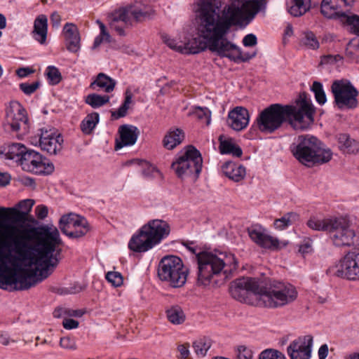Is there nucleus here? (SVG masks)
<instances>
[{
  "label": "nucleus",
  "instance_id": "64",
  "mask_svg": "<svg viewBox=\"0 0 359 359\" xmlns=\"http://www.w3.org/2000/svg\"><path fill=\"white\" fill-rule=\"evenodd\" d=\"M69 316L81 317L84 314L82 310L68 309L65 311Z\"/></svg>",
  "mask_w": 359,
  "mask_h": 359
},
{
  "label": "nucleus",
  "instance_id": "63",
  "mask_svg": "<svg viewBox=\"0 0 359 359\" xmlns=\"http://www.w3.org/2000/svg\"><path fill=\"white\" fill-rule=\"evenodd\" d=\"M11 177L8 173L0 172V187H4L10 182Z\"/></svg>",
  "mask_w": 359,
  "mask_h": 359
},
{
  "label": "nucleus",
  "instance_id": "39",
  "mask_svg": "<svg viewBox=\"0 0 359 359\" xmlns=\"http://www.w3.org/2000/svg\"><path fill=\"white\" fill-rule=\"evenodd\" d=\"M99 122V114L93 112L86 116L81 123V129L85 134H90Z\"/></svg>",
  "mask_w": 359,
  "mask_h": 359
},
{
  "label": "nucleus",
  "instance_id": "16",
  "mask_svg": "<svg viewBox=\"0 0 359 359\" xmlns=\"http://www.w3.org/2000/svg\"><path fill=\"white\" fill-rule=\"evenodd\" d=\"M34 204L32 199H25L20 201L18 208H0V221H12L15 223H24L28 219L29 212Z\"/></svg>",
  "mask_w": 359,
  "mask_h": 359
},
{
  "label": "nucleus",
  "instance_id": "36",
  "mask_svg": "<svg viewBox=\"0 0 359 359\" xmlns=\"http://www.w3.org/2000/svg\"><path fill=\"white\" fill-rule=\"evenodd\" d=\"M167 318L174 325L182 324L186 319V316L182 309L179 306H172L166 311Z\"/></svg>",
  "mask_w": 359,
  "mask_h": 359
},
{
  "label": "nucleus",
  "instance_id": "47",
  "mask_svg": "<svg viewBox=\"0 0 359 359\" xmlns=\"http://www.w3.org/2000/svg\"><path fill=\"white\" fill-rule=\"evenodd\" d=\"M46 74L52 85H56L60 83L62 79L61 74L59 69L54 66H48L46 69Z\"/></svg>",
  "mask_w": 359,
  "mask_h": 359
},
{
  "label": "nucleus",
  "instance_id": "42",
  "mask_svg": "<svg viewBox=\"0 0 359 359\" xmlns=\"http://www.w3.org/2000/svg\"><path fill=\"white\" fill-rule=\"evenodd\" d=\"M96 22L99 25L100 33L94 40L93 49L97 48L103 42H110L111 41V36L107 32L106 26L99 20Z\"/></svg>",
  "mask_w": 359,
  "mask_h": 359
},
{
  "label": "nucleus",
  "instance_id": "40",
  "mask_svg": "<svg viewBox=\"0 0 359 359\" xmlns=\"http://www.w3.org/2000/svg\"><path fill=\"white\" fill-rule=\"evenodd\" d=\"M211 340L203 337L195 341L193 344V348L198 357H204L211 347Z\"/></svg>",
  "mask_w": 359,
  "mask_h": 359
},
{
  "label": "nucleus",
  "instance_id": "15",
  "mask_svg": "<svg viewBox=\"0 0 359 359\" xmlns=\"http://www.w3.org/2000/svg\"><path fill=\"white\" fill-rule=\"evenodd\" d=\"M335 274L351 280H359V252L347 253L337 266Z\"/></svg>",
  "mask_w": 359,
  "mask_h": 359
},
{
  "label": "nucleus",
  "instance_id": "20",
  "mask_svg": "<svg viewBox=\"0 0 359 359\" xmlns=\"http://www.w3.org/2000/svg\"><path fill=\"white\" fill-rule=\"evenodd\" d=\"M313 346V337L306 335L292 341L287 348L290 359H310Z\"/></svg>",
  "mask_w": 359,
  "mask_h": 359
},
{
  "label": "nucleus",
  "instance_id": "57",
  "mask_svg": "<svg viewBox=\"0 0 359 359\" xmlns=\"http://www.w3.org/2000/svg\"><path fill=\"white\" fill-rule=\"evenodd\" d=\"M62 325L65 329L72 330L78 327L79 322L72 318H65Z\"/></svg>",
  "mask_w": 359,
  "mask_h": 359
},
{
  "label": "nucleus",
  "instance_id": "24",
  "mask_svg": "<svg viewBox=\"0 0 359 359\" xmlns=\"http://www.w3.org/2000/svg\"><path fill=\"white\" fill-rule=\"evenodd\" d=\"M228 126L236 131L243 130L247 126V109L242 107H236L229 112Z\"/></svg>",
  "mask_w": 359,
  "mask_h": 359
},
{
  "label": "nucleus",
  "instance_id": "21",
  "mask_svg": "<svg viewBox=\"0 0 359 359\" xmlns=\"http://www.w3.org/2000/svg\"><path fill=\"white\" fill-rule=\"evenodd\" d=\"M6 122L13 131H18L21 127L25 130L27 118L25 110L18 102H11L6 110Z\"/></svg>",
  "mask_w": 359,
  "mask_h": 359
},
{
  "label": "nucleus",
  "instance_id": "32",
  "mask_svg": "<svg viewBox=\"0 0 359 359\" xmlns=\"http://www.w3.org/2000/svg\"><path fill=\"white\" fill-rule=\"evenodd\" d=\"M334 220V217L320 219L316 216H312L307 221L306 225L312 230L329 233Z\"/></svg>",
  "mask_w": 359,
  "mask_h": 359
},
{
  "label": "nucleus",
  "instance_id": "22",
  "mask_svg": "<svg viewBox=\"0 0 359 359\" xmlns=\"http://www.w3.org/2000/svg\"><path fill=\"white\" fill-rule=\"evenodd\" d=\"M67 49L76 53L81 48V36L77 27L73 24L67 22L65 25L62 30Z\"/></svg>",
  "mask_w": 359,
  "mask_h": 359
},
{
  "label": "nucleus",
  "instance_id": "5",
  "mask_svg": "<svg viewBox=\"0 0 359 359\" xmlns=\"http://www.w3.org/2000/svg\"><path fill=\"white\" fill-rule=\"evenodd\" d=\"M196 260L197 283L203 286L217 285L220 276L223 275L225 280L238 267V262L231 253L203 251L196 255Z\"/></svg>",
  "mask_w": 359,
  "mask_h": 359
},
{
  "label": "nucleus",
  "instance_id": "17",
  "mask_svg": "<svg viewBox=\"0 0 359 359\" xmlns=\"http://www.w3.org/2000/svg\"><path fill=\"white\" fill-rule=\"evenodd\" d=\"M62 136L54 128L40 130L39 144L43 151L50 155H56L62 149Z\"/></svg>",
  "mask_w": 359,
  "mask_h": 359
},
{
  "label": "nucleus",
  "instance_id": "46",
  "mask_svg": "<svg viewBox=\"0 0 359 359\" xmlns=\"http://www.w3.org/2000/svg\"><path fill=\"white\" fill-rule=\"evenodd\" d=\"M193 115L206 126H208L210 123L211 113L207 107H196L193 112Z\"/></svg>",
  "mask_w": 359,
  "mask_h": 359
},
{
  "label": "nucleus",
  "instance_id": "62",
  "mask_svg": "<svg viewBox=\"0 0 359 359\" xmlns=\"http://www.w3.org/2000/svg\"><path fill=\"white\" fill-rule=\"evenodd\" d=\"M11 342H15V340L11 339L8 334L3 333L0 334V343L4 346H8Z\"/></svg>",
  "mask_w": 359,
  "mask_h": 359
},
{
  "label": "nucleus",
  "instance_id": "14",
  "mask_svg": "<svg viewBox=\"0 0 359 359\" xmlns=\"http://www.w3.org/2000/svg\"><path fill=\"white\" fill-rule=\"evenodd\" d=\"M22 168L35 174L50 175L54 171V165L40 153L29 149L24 154L20 162Z\"/></svg>",
  "mask_w": 359,
  "mask_h": 359
},
{
  "label": "nucleus",
  "instance_id": "3",
  "mask_svg": "<svg viewBox=\"0 0 359 359\" xmlns=\"http://www.w3.org/2000/svg\"><path fill=\"white\" fill-rule=\"evenodd\" d=\"M297 106L272 104L264 109L257 118L259 130L272 134L285 122L294 130L307 129L314 121L315 107L306 93H301L296 100Z\"/></svg>",
  "mask_w": 359,
  "mask_h": 359
},
{
  "label": "nucleus",
  "instance_id": "26",
  "mask_svg": "<svg viewBox=\"0 0 359 359\" xmlns=\"http://www.w3.org/2000/svg\"><path fill=\"white\" fill-rule=\"evenodd\" d=\"M48 19L45 15H39L34 22L32 36L41 44H44L47 38Z\"/></svg>",
  "mask_w": 359,
  "mask_h": 359
},
{
  "label": "nucleus",
  "instance_id": "45",
  "mask_svg": "<svg viewBox=\"0 0 359 359\" xmlns=\"http://www.w3.org/2000/svg\"><path fill=\"white\" fill-rule=\"evenodd\" d=\"M131 102L132 94L130 92L126 91L124 102L116 111L111 112V116L115 119L124 117L127 114V111L129 109V105Z\"/></svg>",
  "mask_w": 359,
  "mask_h": 359
},
{
  "label": "nucleus",
  "instance_id": "30",
  "mask_svg": "<svg viewBox=\"0 0 359 359\" xmlns=\"http://www.w3.org/2000/svg\"><path fill=\"white\" fill-rule=\"evenodd\" d=\"M339 147L344 153L356 154L359 151V143L351 139L346 133H340L337 135Z\"/></svg>",
  "mask_w": 359,
  "mask_h": 359
},
{
  "label": "nucleus",
  "instance_id": "1",
  "mask_svg": "<svg viewBox=\"0 0 359 359\" xmlns=\"http://www.w3.org/2000/svg\"><path fill=\"white\" fill-rule=\"evenodd\" d=\"M0 287L28 290L48 278L59 263L62 243L54 226L36 227L2 224Z\"/></svg>",
  "mask_w": 359,
  "mask_h": 359
},
{
  "label": "nucleus",
  "instance_id": "44",
  "mask_svg": "<svg viewBox=\"0 0 359 359\" xmlns=\"http://www.w3.org/2000/svg\"><path fill=\"white\" fill-rule=\"evenodd\" d=\"M301 43L308 48L316 50L319 48V42L313 32L307 31L303 33Z\"/></svg>",
  "mask_w": 359,
  "mask_h": 359
},
{
  "label": "nucleus",
  "instance_id": "34",
  "mask_svg": "<svg viewBox=\"0 0 359 359\" xmlns=\"http://www.w3.org/2000/svg\"><path fill=\"white\" fill-rule=\"evenodd\" d=\"M219 141V149L222 154H232L236 157L241 156L243 154L242 149L233 142L232 139L224 140L223 136L220 135Z\"/></svg>",
  "mask_w": 359,
  "mask_h": 359
},
{
  "label": "nucleus",
  "instance_id": "50",
  "mask_svg": "<svg viewBox=\"0 0 359 359\" xmlns=\"http://www.w3.org/2000/svg\"><path fill=\"white\" fill-rule=\"evenodd\" d=\"M107 280L114 287H119L123 283V276L118 271H109L106 273Z\"/></svg>",
  "mask_w": 359,
  "mask_h": 359
},
{
  "label": "nucleus",
  "instance_id": "8",
  "mask_svg": "<svg viewBox=\"0 0 359 359\" xmlns=\"http://www.w3.org/2000/svg\"><path fill=\"white\" fill-rule=\"evenodd\" d=\"M152 14L149 6L136 2L116 11L109 23L110 28L119 35H125V28L132 26L133 22H140L149 19Z\"/></svg>",
  "mask_w": 359,
  "mask_h": 359
},
{
  "label": "nucleus",
  "instance_id": "41",
  "mask_svg": "<svg viewBox=\"0 0 359 359\" xmlns=\"http://www.w3.org/2000/svg\"><path fill=\"white\" fill-rule=\"evenodd\" d=\"M341 22L348 26L351 32L359 36V15L349 11L346 16H342Z\"/></svg>",
  "mask_w": 359,
  "mask_h": 359
},
{
  "label": "nucleus",
  "instance_id": "51",
  "mask_svg": "<svg viewBox=\"0 0 359 359\" xmlns=\"http://www.w3.org/2000/svg\"><path fill=\"white\" fill-rule=\"evenodd\" d=\"M40 86L39 81H35L32 83H22L19 85L20 89L27 95L34 93Z\"/></svg>",
  "mask_w": 359,
  "mask_h": 359
},
{
  "label": "nucleus",
  "instance_id": "12",
  "mask_svg": "<svg viewBox=\"0 0 359 359\" xmlns=\"http://www.w3.org/2000/svg\"><path fill=\"white\" fill-rule=\"evenodd\" d=\"M330 238L336 247H350L354 244L355 231L343 217H334L329 231Z\"/></svg>",
  "mask_w": 359,
  "mask_h": 359
},
{
  "label": "nucleus",
  "instance_id": "23",
  "mask_svg": "<svg viewBox=\"0 0 359 359\" xmlns=\"http://www.w3.org/2000/svg\"><path fill=\"white\" fill-rule=\"evenodd\" d=\"M120 141H116L115 149L118 150L126 146L135 144L139 135L137 127L131 125H123L119 128Z\"/></svg>",
  "mask_w": 359,
  "mask_h": 359
},
{
  "label": "nucleus",
  "instance_id": "60",
  "mask_svg": "<svg viewBox=\"0 0 359 359\" xmlns=\"http://www.w3.org/2000/svg\"><path fill=\"white\" fill-rule=\"evenodd\" d=\"M61 22V17L57 12H54L50 15V22L53 27H58Z\"/></svg>",
  "mask_w": 359,
  "mask_h": 359
},
{
  "label": "nucleus",
  "instance_id": "13",
  "mask_svg": "<svg viewBox=\"0 0 359 359\" xmlns=\"http://www.w3.org/2000/svg\"><path fill=\"white\" fill-rule=\"evenodd\" d=\"M59 227L64 234L72 238H81L90 230L89 224L86 218L74 213L62 216Z\"/></svg>",
  "mask_w": 359,
  "mask_h": 359
},
{
  "label": "nucleus",
  "instance_id": "35",
  "mask_svg": "<svg viewBox=\"0 0 359 359\" xmlns=\"http://www.w3.org/2000/svg\"><path fill=\"white\" fill-rule=\"evenodd\" d=\"M28 149L20 143H13L8 146L6 153V157L8 159L13 160L16 162H21L24 154H26Z\"/></svg>",
  "mask_w": 359,
  "mask_h": 359
},
{
  "label": "nucleus",
  "instance_id": "19",
  "mask_svg": "<svg viewBox=\"0 0 359 359\" xmlns=\"http://www.w3.org/2000/svg\"><path fill=\"white\" fill-rule=\"evenodd\" d=\"M350 11L349 0H323L320 12L329 19H337L340 22L342 16H346Z\"/></svg>",
  "mask_w": 359,
  "mask_h": 359
},
{
  "label": "nucleus",
  "instance_id": "31",
  "mask_svg": "<svg viewBox=\"0 0 359 359\" xmlns=\"http://www.w3.org/2000/svg\"><path fill=\"white\" fill-rule=\"evenodd\" d=\"M287 11L294 17H299L311 8V0H288Z\"/></svg>",
  "mask_w": 359,
  "mask_h": 359
},
{
  "label": "nucleus",
  "instance_id": "52",
  "mask_svg": "<svg viewBox=\"0 0 359 359\" xmlns=\"http://www.w3.org/2000/svg\"><path fill=\"white\" fill-rule=\"evenodd\" d=\"M163 42L171 49L181 53L180 50L182 49V41L177 42L175 39L170 38L166 34L162 35Z\"/></svg>",
  "mask_w": 359,
  "mask_h": 359
},
{
  "label": "nucleus",
  "instance_id": "11",
  "mask_svg": "<svg viewBox=\"0 0 359 359\" xmlns=\"http://www.w3.org/2000/svg\"><path fill=\"white\" fill-rule=\"evenodd\" d=\"M334 104L340 110H352L358 106L359 91L347 79L334 80L331 85Z\"/></svg>",
  "mask_w": 359,
  "mask_h": 359
},
{
  "label": "nucleus",
  "instance_id": "4",
  "mask_svg": "<svg viewBox=\"0 0 359 359\" xmlns=\"http://www.w3.org/2000/svg\"><path fill=\"white\" fill-rule=\"evenodd\" d=\"M297 297V292L291 284L271 279L264 283L248 278V304L277 309L292 303Z\"/></svg>",
  "mask_w": 359,
  "mask_h": 359
},
{
  "label": "nucleus",
  "instance_id": "7",
  "mask_svg": "<svg viewBox=\"0 0 359 359\" xmlns=\"http://www.w3.org/2000/svg\"><path fill=\"white\" fill-rule=\"evenodd\" d=\"M170 232L169 224L164 220L153 219L142 226L130 238L128 248L133 252H144L159 244Z\"/></svg>",
  "mask_w": 359,
  "mask_h": 359
},
{
  "label": "nucleus",
  "instance_id": "59",
  "mask_svg": "<svg viewBox=\"0 0 359 359\" xmlns=\"http://www.w3.org/2000/svg\"><path fill=\"white\" fill-rule=\"evenodd\" d=\"M34 70L30 67H20L16 70L17 75L20 77H26L33 73Z\"/></svg>",
  "mask_w": 359,
  "mask_h": 359
},
{
  "label": "nucleus",
  "instance_id": "58",
  "mask_svg": "<svg viewBox=\"0 0 359 359\" xmlns=\"http://www.w3.org/2000/svg\"><path fill=\"white\" fill-rule=\"evenodd\" d=\"M236 359H247V349L245 346H239L236 350Z\"/></svg>",
  "mask_w": 359,
  "mask_h": 359
},
{
  "label": "nucleus",
  "instance_id": "27",
  "mask_svg": "<svg viewBox=\"0 0 359 359\" xmlns=\"http://www.w3.org/2000/svg\"><path fill=\"white\" fill-rule=\"evenodd\" d=\"M184 138V133L182 129L172 128L165 135L163 140V145L165 149L172 150L179 145Z\"/></svg>",
  "mask_w": 359,
  "mask_h": 359
},
{
  "label": "nucleus",
  "instance_id": "18",
  "mask_svg": "<svg viewBox=\"0 0 359 359\" xmlns=\"http://www.w3.org/2000/svg\"><path fill=\"white\" fill-rule=\"evenodd\" d=\"M248 236L262 248L271 251H276L280 248L279 240L269 235L266 229L259 224H254L248 228Z\"/></svg>",
  "mask_w": 359,
  "mask_h": 359
},
{
  "label": "nucleus",
  "instance_id": "61",
  "mask_svg": "<svg viewBox=\"0 0 359 359\" xmlns=\"http://www.w3.org/2000/svg\"><path fill=\"white\" fill-rule=\"evenodd\" d=\"M328 355V346L327 344H323L318 349L319 359H325Z\"/></svg>",
  "mask_w": 359,
  "mask_h": 359
},
{
  "label": "nucleus",
  "instance_id": "33",
  "mask_svg": "<svg viewBox=\"0 0 359 359\" xmlns=\"http://www.w3.org/2000/svg\"><path fill=\"white\" fill-rule=\"evenodd\" d=\"M267 3V0H248V24L253 21L259 13L263 15L266 14Z\"/></svg>",
  "mask_w": 359,
  "mask_h": 359
},
{
  "label": "nucleus",
  "instance_id": "28",
  "mask_svg": "<svg viewBox=\"0 0 359 359\" xmlns=\"http://www.w3.org/2000/svg\"><path fill=\"white\" fill-rule=\"evenodd\" d=\"M116 84L114 79L104 73H99L90 83V88L93 90L102 89L105 93H109L114 90Z\"/></svg>",
  "mask_w": 359,
  "mask_h": 359
},
{
  "label": "nucleus",
  "instance_id": "37",
  "mask_svg": "<svg viewBox=\"0 0 359 359\" xmlns=\"http://www.w3.org/2000/svg\"><path fill=\"white\" fill-rule=\"evenodd\" d=\"M110 97L108 95H101L96 93L88 95L85 98V102L93 109L101 107L109 102Z\"/></svg>",
  "mask_w": 359,
  "mask_h": 359
},
{
  "label": "nucleus",
  "instance_id": "56",
  "mask_svg": "<svg viewBox=\"0 0 359 359\" xmlns=\"http://www.w3.org/2000/svg\"><path fill=\"white\" fill-rule=\"evenodd\" d=\"M177 351L180 353L181 358H182V359L187 358L189 355V344L186 343V344L178 345Z\"/></svg>",
  "mask_w": 359,
  "mask_h": 359
},
{
  "label": "nucleus",
  "instance_id": "6",
  "mask_svg": "<svg viewBox=\"0 0 359 359\" xmlns=\"http://www.w3.org/2000/svg\"><path fill=\"white\" fill-rule=\"evenodd\" d=\"M290 150L301 164L307 167L326 163L332 157L331 149L310 135H299L290 145Z\"/></svg>",
  "mask_w": 359,
  "mask_h": 359
},
{
  "label": "nucleus",
  "instance_id": "48",
  "mask_svg": "<svg viewBox=\"0 0 359 359\" xmlns=\"http://www.w3.org/2000/svg\"><path fill=\"white\" fill-rule=\"evenodd\" d=\"M259 359H286L280 351L272 348L265 349L259 355Z\"/></svg>",
  "mask_w": 359,
  "mask_h": 359
},
{
  "label": "nucleus",
  "instance_id": "29",
  "mask_svg": "<svg viewBox=\"0 0 359 359\" xmlns=\"http://www.w3.org/2000/svg\"><path fill=\"white\" fill-rule=\"evenodd\" d=\"M222 170L226 177L235 182L241 181L245 175V167L231 161L225 162L222 166Z\"/></svg>",
  "mask_w": 359,
  "mask_h": 359
},
{
  "label": "nucleus",
  "instance_id": "10",
  "mask_svg": "<svg viewBox=\"0 0 359 359\" xmlns=\"http://www.w3.org/2000/svg\"><path fill=\"white\" fill-rule=\"evenodd\" d=\"M203 165V158L201 153L194 146H188L184 152L179 156L172 163V168L178 177L194 176L196 180L198 177Z\"/></svg>",
  "mask_w": 359,
  "mask_h": 359
},
{
  "label": "nucleus",
  "instance_id": "2",
  "mask_svg": "<svg viewBox=\"0 0 359 359\" xmlns=\"http://www.w3.org/2000/svg\"><path fill=\"white\" fill-rule=\"evenodd\" d=\"M198 37L182 41L183 54H196L208 48L233 60L240 59V49L226 39L232 27L243 29L247 25V0H198L195 10Z\"/></svg>",
  "mask_w": 359,
  "mask_h": 359
},
{
  "label": "nucleus",
  "instance_id": "25",
  "mask_svg": "<svg viewBox=\"0 0 359 359\" xmlns=\"http://www.w3.org/2000/svg\"><path fill=\"white\" fill-rule=\"evenodd\" d=\"M229 292L233 299L245 303L247 299V278L243 276L232 281Z\"/></svg>",
  "mask_w": 359,
  "mask_h": 359
},
{
  "label": "nucleus",
  "instance_id": "43",
  "mask_svg": "<svg viewBox=\"0 0 359 359\" xmlns=\"http://www.w3.org/2000/svg\"><path fill=\"white\" fill-rule=\"evenodd\" d=\"M311 90L313 93L316 102L323 105L327 102V97L323 84L317 81L313 82Z\"/></svg>",
  "mask_w": 359,
  "mask_h": 359
},
{
  "label": "nucleus",
  "instance_id": "55",
  "mask_svg": "<svg viewBox=\"0 0 359 359\" xmlns=\"http://www.w3.org/2000/svg\"><path fill=\"white\" fill-rule=\"evenodd\" d=\"M48 210L46 205H38L35 208V213L36 217L40 219H43L48 215Z\"/></svg>",
  "mask_w": 359,
  "mask_h": 359
},
{
  "label": "nucleus",
  "instance_id": "38",
  "mask_svg": "<svg viewBox=\"0 0 359 359\" xmlns=\"http://www.w3.org/2000/svg\"><path fill=\"white\" fill-rule=\"evenodd\" d=\"M142 167V174L147 179H161V172L153 165L144 161H139Z\"/></svg>",
  "mask_w": 359,
  "mask_h": 359
},
{
  "label": "nucleus",
  "instance_id": "54",
  "mask_svg": "<svg viewBox=\"0 0 359 359\" xmlns=\"http://www.w3.org/2000/svg\"><path fill=\"white\" fill-rule=\"evenodd\" d=\"M313 250L312 248V241L309 238L306 239L303 241V243L300 245L299 251L302 254L309 253Z\"/></svg>",
  "mask_w": 359,
  "mask_h": 359
},
{
  "label": "nucleus",
  "instance_id": "53",
  "mask_svg": "<svg viewBox=\"0 0 359 359\" xmlns=\"http://www.w3.org/2000/svg\"><path fill=\"white\" fill-rule=\"evenodd\" d=\"M60 345L62 348L66 349L74 350L76 348L74 340L68 337H62L60 341Z\"/></svg>",
  "mask_w": 359,
  "mask_h": 359
},
{
  "label": "nucleus",
  "instance_id": "49",
  "mask_svg": "<svg viewBox=\"0 0 359 359\" xmlns=\"http://www.w3.org/2000/svg\"><path fill=\"white\" fill-rule=\"evenodd\" d=\"M292 217H295V214H294L293 212H288L281 218L276 219L273 223L275 228L279 230H283L287 228L292 224Z\"/></svg>",
  "mask_w": 359,
  "mask_h": 359
},
{
  "label": "nucleus",
  "instance_id": "9",
  "mask_svg": "<svg viewBox=\"0 0 359 359\" xmlns=\"http://www.w3.org/2000/svg\"><path fill=\"white\" fill-rule=\"evenodd\" d=\"M189 274V269L184 266L182 259L174 255L163 257L158 267L159 278L170 286L177 288L184 285Z\"/></svg>",
  "mask_w": 359,
  "mask_h": 359
}]
</instances>
